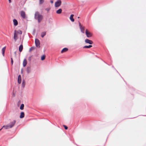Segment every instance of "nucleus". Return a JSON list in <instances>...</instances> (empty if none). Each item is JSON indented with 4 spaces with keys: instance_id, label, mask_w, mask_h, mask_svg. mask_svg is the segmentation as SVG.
Wrapping results in <instances>:
<instances>
[{
    "instance_id": "obj_1",
    "label": "nucleus",
    "mask_w": 146,
    "mask_h": 146,
    "mask_svg": "<svg viewBox=\"0 0 146 146\" xmlns=\"http://www.w3.org/2000/svg\"><path fill=\"white\" fill-rule=\"evenodd\" d=\"M43 16L39 14V13L37 11V19L38 22L40 23L43 19Z\"/></svg>"
},
{
    "instance_id": "obj_2",
    "label": "nucleus",
    "mask_w": 146,
    "mask_h": 146,
    "mask_svg": "<svg viewBox=\"0 0 146 146\" xmlns=\"http://www.w3.org/2000/svg\"><path fill=\"white\" fill-rule=\"evenodd\" d=\"M61 4V0H58L55 3L54 6L55 7H58L60 6Z\"/></svg>"
},
{
    "instance_id": "obj_3",
    "label": "nucleus",
    "mask_w": 146,
    "mask_h": 146,
    "mask_svg": "<svg viewBox=\"0 0 146 146\" xmlns=\"http://www.w3.org/2000/svg\"><path fill=\"white\" fill-rule=\"evenodd\" d=\"M85 33L87 37H91L92 36V34L89 32L87 29L85 31Z\"/></svg>"
},
{
    "instance_id": "obj_4",
    "label": "nucleus",
    "mask_w": 146,
    "mask_h": 146,
    "mask_svg": "<svg viewBox=\"0 0 146 146\" xmlns=\"http://www.w3.org/2000/svg\"><path fill=\"white\" fill-rule=\"evenodd\" d=\"M79 25L80 27V29L81 32L83 33H84V27H83L81 23L79 22Z\"/></svg>"
},
{
    "instance_id": "obj_5",
    "label": "nucleus",
    "mask_w": 146,
    "mask_h": 146,
    "mask_svg": "<svg viewBox=\"0 0 146 146\" xmlns=\"http://www.w3.org/2000/svg\"><path fill=\"white\" fill-rule=\"evenodd\" d=\"M21 17L23 19H25L26 18V14L25 11H22L21 12Z\"/></svg>"
},
{
    "instance_id": "obj_6",
    "label": "nucleus",
    "mask_w": 146,
    "mask_h": 146,
    "mask_svg": "<svg viewBox=\"0 0 146 146\" xmlns=\"http://www.w3.org/2000/svg\"><path fill=\"white\" fill-rule=\"evenodd\" d=\"M85 41L86 43H88L90 44H92L93 43V42L92 40H89L88 39H85Z\"/></svg>"
},
{
    "instance_id": "obj_7",
    "label": "nucleus",
    "mask_w": 146,
    "mask_h": 146,
    "mask_svg": "<svg viewBox=\"0 0 146 146\" xmlns=\"http://www.w3.org/2000/svg\"><path fill=\"white\" fill-rule=\"evenodd\" d=\"M18 34L14 32L13 39L15 41H16V40L18 39Z\"/></svg>"
},
{
    "instance_id": "obj_8",
    "label": "nucleus",
    "mask_w": 146,
    "mask_h": 146,
    "mask_svg": "<svg viewBox=\"0 0 146 146\" xmlns=\"http://www.w3.org/2000/svg\"><path fill=\"white\" fill-rule=\"evenodd\" d=\"M16 123V121L15 120H13L12 122H11L10 124L9 125L10 126V127L11 128L13 127L15 125Z\"/></svg>"
},
{
    "instance_id": "obj_9",
    "label": "nucleus",
    "mask_w": 146,
    "mask_h": 146,
    "mask_svg": "<svg viewBox=\"0 0 146 146\" xmlns=\"http://www.w3.org/2000/svg\"><path fill=\"white\" fill-rule=\"evenodd\" d=\"M35 56L32 55L28 58V60L29 61H30L31 60L35 59Z\"/></svg>"
},
{
    "instance_id": "obj_10",
    "label": "nucleus",
    "mask_w": 146,
    "mask_h": 146,
    "mask_svg": "<svg viewBox=\"0 0 146 146\" xmlns=\"http://www.w3.org/2000/svg\"><path fill=\"white\" fill-rule=\"evenodd\" d=\"M68 50V48H63L61 51V53H63L67 51Z\"/></svg>"
},
{
    "instance_id": "obj_11",
    "label": "nucleus",
    "mask_w": 146,
    "mask_h": 146,
    "mask_svg": "<svg viewBox=\"0 0 146 146\" xmlns=\"http://www.w3.org/2000/svg\"><path fill=\"white\" fill-rule=\"evenodd\" d=\"M21 76L20 75H19L18 76V82L19 84H20L21 82Z\"/></svg>"
},
{
    "instance_id": "obj_12",
    "label": "nucleus",
    "mask_w": 146,
    "mask_h": 146,
    "mask_svg": "<svg viewBox=\"0 0 146 146\" xmlns=\"http://www.w3.org/2000/svg\"><path fill=\"white\" fill-rule=\"evenodd\" d=\"M27 64V61L26 59H25L23 62V65L24 67Z\"/></svg>"
},
{
    "instance_id": "obj_13",
    "label": "nucleus",
    "mask_w": 146,
    "mask_h": 146,
    "mask_svg": "<svg viewBox=\"0 0 146 146\" xmlns=\"http://www.w3.org/2000/svg\"><path fill=\"white\" fill-rule=\"evenodd\" d=\"M23 48V45L22 44H21V45H20V46L19 47V50L20 52H21L22 51Z\"/></svg>"
},
{
    "instance_id": "obj_14",
    "label": "nucleus",
    "mask_w": 146,
    "mask_h": 146,
    "mask_svg": "<svg viewBox=\"0 0 146 146\" xmlns=\"http://www.w3.org/2000/svg\"><path fill=\"white\" fill-rule=\"evenodd\" d=\"M74 15L73 14H72L70 15V20L72 22H74V20L73 18Z\"/></svg>"
},
{
    "instance_id": "obj_15",
    "label": "nucleus",
    "mask_w": 146,
    "mask_h": 146,
    "mask_svg": "<svg viewBox=\"0 0 146 146\" xmlns=\"http://www.w3.org/2000/svg\"><path fill=\"white\" fill-rule=\"evenodd\" d=\"M6 49V46L4 47L2 49V54L3 56H4V53Z\"/></svg>"
},
{
    "instance_id": "obj_16",
    "label": "nucleus",
    "mask_w": 146,
    "mask_h": 146,
    "mask_svg": "<svg viewBox=\"0 0 146 146\" xmlns=\"http://www.w3.org/2000/svg\"><path fill=\"white\" fill-rule=\"evenodd\" d=\"M14 32L16 33L18 35L19 34L21 35L22 33V32L20 30H19L18 31L15 30L14 31Z\"/></svg>"
},
{
    "instance_id": "obj_17",
    "label": "nucleus",
    "mask_w": 146,
    "mask_h": 146,
    "mask_svg": "<svg viewBox=\"0 0 146 146\" xmlns=\"http://www.w3.org/2000/svg\"><path fill=\"white\" fill-rule=\"evenodd\" d=\"M13 22L14 23V25L15 26H17V25L18 24V21L16 19H14L13 20Z\"/></svg>"
},
{
    "instance_id": "obj_18",
    "label": "nucleus",
    "mask_w": 146,
    "mask_h": 146,
    "mask_svg": "<svg viewBox=\"0 0 146 146\" xmlns=\"http://www.w3.org/2000/svg\"><path fill=\"white\" fill-rule=\"evenodd\" d=\"M62 9H59L56 11V13L58 14H60L62 12Z\"/></svg>"
},
{
    "instance_id": "obj_19",
    "label": "nucleus",
    "mask_w": 146,
    "mask_h": 146,
    "mask_svg": "<svg viewBox=\"0 0 146 146\" xmlns=\"http://www.w3.org/2000/svg\"><path fill=\"white\" fill-rule=\"evenodd\" d=\"M92 47V45H89L88 46L86 45L83 47V48H90Z\"/></svg>"
},
{
    "instance_id": "obj_20",
    "label": "nucleus",
    "mask_w": 146,
    "mask_h": 146,
    "mask_svg": "<svg viewBox=\"0 0 146 146\" xmlns=\"http://www.w3.org/2000/svg\"><path fill=\"white\" fill-rule=\"evenodd\" d=\"M25 116L24 113L23 112H21V113L20 117L21 118H23Z\"/></svg>"
},
{
    "instance_id": "obj_21",
    "label": "nucleus",
    "mask_w": 146,
    "mask_h": 146,
    "mask_svg": "<svg viewBox=\"0 0 146 146\" xmlns=\"http://www.w3.org/2000/svg\"><path fill=\"white\" fill-rule=\"evenodd\" d=\"M5 128V129H9V128H11V127H10V126L9 125H4L3 126V127H2V128Z\"/></svg>"
},
{
    "instance_id": "obj_22",
    "label": "nucleus",
    "mask_w": 146,
    "mask_h": 146,
    "mask_svg": "<svg viewBox=\"0 0 146 146\" xmlns=\"http://www.w3.org/2000/svg\"><path fill=\"white\" fill-rule=\"evenodd\" d=\"M40 43L39 40L37 39V48L40 47Z\"/></svg>"
},
{
    "instance_id": "obj_23",
    "label": "nucleus",
    "mask_w": 146,
    "mask_h": 146,
    "mask_svg": "<svg viewBox=\"0 0 146 146\" xmlns=\"http://www.w3.org/2000/svg\"><path fill=\"white\" fill-rule=\"evenodd\" d=\"M46 32L44 31V32H42V33H41V36L43 38L44 37V36H45L46 35Z\"/></svg>"
},
{
    "instance_id": "obj_24",
    "label": "nucleus",
    "mask_w": 146,
    "mask_h": 146,
    "mask_svg": "<svg viewBox=\"0 0 146 146\" xmlns=\"http://www.w3.org/2000/svg\"><path fill=\"white\" fill-rule=\"evenodd\" d=\"M35 47H32L30 48V49L29 50V52H31L32 51L35 50Z\"/></svg>"
},
{
    "instance_id": "obj_25",
    "label": "nucleus",
    "mask_w": 146,
    "mask_h": 146,
    "mask_svg": "<svg viewBox=\"0 0 146 146\" xmlns=\"http://www.w3.org/2000/svg\"><path fill=\"white\" fill-rule=\"evenodd\" d=\"M24 105L23 104H21L20 108V110H23L24 109Z\"/></svg>"
},
{
    "instance_id": "obj_26",
    "label": "nucleus",
    "mask_w": 146,
    "mask_h": 146,
    "mask_svg": "<svg viewBox=\"0 0 146 146\" xmlns=\"http://www.w3.org/2000/svg\"><path fill=\"white\" fill-rule=\"evenodd\" d=\"M31 68L30 67H28L27 69V71L28 73H29L31 71Z\"/></svg>"
},
{
    "instance_id": "obj_27",
    "label": "nucleus",
    "mask_w": 146,
    "mask_h": 146,
    "mask_svg": "<svg viewBox=\"0 0 146 146\" xmlns=\"http://www.w3.org/2000/svg\"><path fill=\"white\" fill-rule=\"evenodd\" d=\"M45 56L44 55H43L41 57V60H43L45 59Z\"/></svg>"
},
{
    "instance_id": "obj_28",
    "label": "nucleus",
    "mask_w": 146,
    "mask_h": 146,
    "mask_svg": "<svg viewBox=\"0 0 146 146\" xmlns=\"http://www.w3.org/2000/svg\"><path fill=\"white\" fill-rule=\"evenodd\" d=\"M44 2V0H39V4H42Z\"/></svg>"
},
{
    "instance_id": "obj_29",
    "label": "nucleus",
    "mask_w": 146,
    "mask_h": 146,
    "mask_svg": "<svg viewBox=\"0 0 146 146\" xmlns=\"http://www.w3.org/2000/svg\"><path fill=\"white\" fill-rule=\"evenodd\" d=\"M25 81H23L22 82V85L23 87H25Z\"/></svg>"
},
{
    "instance_id": "obj_30",
    "label": "nucleus",
    "mask_w": 146,
    "mask_h": 146,
    "mask_svg": "<svg viewBox=\"0 0 146 146\" xmlns=\"http://www.w3.org/2000/svg\"><path fill=\"white\" fill-rule=\"evenodd\" d=\"M50 9H51L50 7H49L48 8H47L45 9V10H46V11H48L50 10Z\"/></svg>"
},
{
    "instance_id": "obj_31",
    "label": "nucleus",
    "mask_w": 146,
    "mask_h": 146,
    "mask_svg": "<svg viewBox=\"0 0 146 146\" xmlns=\"http://www.w3.org/2000/svg\"><path fill=\"white\" fill-rule=\"evenodd\" d=\"M63 126L64 127V128L65 130H67L68 129V127L66 126L65 125H64Z\"/></svg>"
},
{
    "instance_id": "obj_32",
    "label": "nucleus",
    "mask_w": 146,
    "mask_h": 146,
    "mask_svg": "<svg viewBox=\"0 0 146 146\" xmlns=\"http://www.w3.org/2000/svg\"><path fill=\"white\" fill-rule=\"evenodd\" d=\"M11 64L12 65L13 64V61L12 58H11Z\"/></svg>"
},
{
    "instance_id": "obj_33",
    "label": "nucleus",
    "mask_w": 146,
    "mask_h": 146,
    "mask_svg": "<svg viewBox=\"0 0 146 146\" xmlns=\"http://www.w3.org/2000/svg\"><path fill=\"white\" fill-rule=\"evenodd\" d=\"M35 45L36 46V38L35 39Z\"/></svg>"
},
{
    "instance_id": "obj_34",
    "label": "nucleus",
    "mask_w": 146,
    "mask_h": 146,
    "mask_svg": "<svg viewBox=\"0 0 146 146\" xmlns=\"http://www.w3.org/2000/svg\"><path fill=\"white\" fill-rule=\"evenodd\" d=\"M50 2L51 3H53V1L52 0H50Z\"/></svg>"
},
{
    "instance_id": "obj_35",
    "label": "nucleus",
    "mask_w": 146,
    "mask_h": 146,
    "mask_svg": "<svg viewBox=\"0 0 146 146\" xmlns=\"http://www.w3.org/2000/svg\"><path fill=\"white\" fill-rule=\"evenodd\" d=\"M36 12L35 13V18L36 19Z\"/></svg>"
},
{
    "instance_id": "obj_36",
    "label": "nucleus",
    "mask_w": 146,
    "mask_h": 146,
    "mask_svg": "<svg viewBox=\"0 0 146 146\" xmlns=\"http://www.w3.org/2000/svg\"><path fill=\"white\" fill-rule=\"evenodd\" d=\"M35 30L34 31V32H33V35H35Z\"/></svg>"
},
{
    "instance_id": "obj_37",
    "label": "nucleus",
    "mask_w": 146,
    "mask_h": 146,
    "mask_svg": "<svg viewBox=\"0 0 146 146\" xmlns=\"http://www.w3.org/2000/svg\"><path fill=\"white\" fill-rule=\"evenodd\" d=\"M9 0V2L10 3H11V0Z\"/></svg>"
},
{
    "instance_id": "obj_38",
    "label": "nucleus",
    "mask_w": 146,
    "mask_h": 146,
    "mask_svg": "<svg viewBox=\"0 0 146 146\" xmlns=\"http://www.w3.org/2000/svg\"><path fill=\"white\" fill-rule=\"evenodd\" d=\"M2 128L1 129H0V131L2 129Z\"/></svg>"
},
{
    "instance_id": "obj_39",
    "label": "nucleus",
    "mask_w": 146,
    "mask_h": 146,
    "mask_svg": "<svg viewBox=\"0 0 146 146\" xmlns=\"http://www.w3.org/2000/svg\"><path fill=\"white\" fill-rule=\"evenodd\" d=\"M78 18H79V17H78Z\"/></svg>"
}]
</instances>
